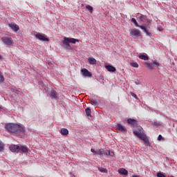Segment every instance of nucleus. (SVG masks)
Here are the masks:
<instances>
[{"mask_svg":"<svg viewBox=\"0 0 177 177\" xmlns=\"http://www.w3.org/2000/svg\"><path fill=\"white\" fill-rule=\"evenodd\" d=\"M118 173L121 174V175H128V171L124 168L119 169Z\"/></svg>","mask_w":177,"mask_h":177,"instance_id":"13","label":"nucleus"},{"mask_svg":"<svg viewBox=\"0 0 177 177\" xmlns=\"http://www.w3.org/2000/svg\"><path fill=\"white\" fill-rule=\"evenodd\" d=\"M61 46L65 48V49H70L71 48L68 37H64V41L61 42Z\"/></svg>","mask_w":177,"mask_h":177,"instance_id":"5","label":"nucleus"},{"mask_svg":"<svg viewBox=\"0 0 177 177\" xmlns=\"http://www.w3.org/2000/svg\"><path fill=\"white\" fill-rule=\"evenodd\" d=\"M81 73L84 77H92V73L86 68L81 69Z\"/></svg>","mask_w":177,"mask_h":177,"instance_id":"7","label":"nucleus"},{"mask_svg":"<svg viewBox=\"0 0 177 177\" xmlns=\"http://www.w3.org/2000/svg\"><path fill=\"white\" fill-rule=\"evenodd\" d=\"M140 20L141 21H142L143 23H145V21H146V17L143 15H142L140 17Z\"/></svg>","mask_w":177,"mask_h":177,"instance_id":"27","label":"nucleus"},{"mask_svg":"<svg viewBox=\"0 0 177 177\" xmlns=\"http://www.w3.org/2000/svg\"><path fill=\"white\" fill-rule=\"evenodd\" d=\"M99 171L100 172H103L104 174L107 173V169H104L103 167H100Z\"/></svg>","mask_w":177,"mask_h":177,"instance_id":"26","label":"nucleus"},{"mask_svg":"<svg viewBox=\"0 0 177 177\" xmlns=\"http://www.w3.org/2000/svg\"><path fill=\"white\" fill-rule=\"evenodd\" d=\"M132 177H140L139 175L133 176Z\"/></svg>","mask_w":177,"mask_h":177,"instance_id":"38","label":"nucleus"},{"mask_svg":"<svg viewBox=\"0 0 177 177\" xmlns=\"http://www.w3.org/2000/svg\"><path fill=\"white\" fill-rule=\"evenodd\" d=\"M157 176L158 177H167V176H165V175H164V174H162L161 172L157 173Z\"/></svg>","mask_w":177,"mask_h":177,"instance_id":"32","label":"nucleus"},{"mask_svg":"<svg viewBox=\"0 0 177 177\" xmlns=\"http://www.w3.org/2000/svg\"><path fill=\"white\" fill-rule=\"evenodd\" d=\"M88 63L93 65L96 63V59L93 57H89L88 58Z\"/></svg>","mask_w":177,"mask_h":177,"instance_id":"19","label":"nucleus"},{"mask_svg":"<svg viewBox=\"0 0 177 177\" xmlns=\"http://www.w3.org/2000/svg\"><path fill=\"white\" fill-rule=\"evenodd\" d=\"M11 92H13L14 93H17V95H19V92H20L19 90H16L15 88H11Z\"/></svg>","mask_w":177,"mask_h":177,"instance_id":"31","label":"nucleus"},{"mask_svg":"<svg viewBox=\"0 0 177 177\" xmlns=\"http://www.w3.org/2000/svg\"><path fill=\"white\" fill-rule=\"evenodd\" d=\"M85 112H86L87 117H91V114L92 113V111H91V109H89V108L86 109Z\"/></svg>","mask_w":177,"mask_h":177,"instance_id":"20","label":"nucleus"},{"mask_svg":"<svg viewBox=\"0 0 177 177\" xmlns=\"http://www.w3.org/2000/svg\"><path fill=\"white\" fill-rule=\"evenodd\" d=\"M91 103H93V104H95V106H97V100H96L95 99L91 98Z\"/></svg>","mask_w":177,"mask_h":177,"instance_id":"28","label":"nucleus"},{"mask_svg":"<svg viewBox=\"0 0 177 177\" xmlns=\"http://www.w3.org/2000/svg\"><path fill=\"white\" fill-rule=\"evenodd\" d=\"M91 151L92 153H95V154L96 153V151H95V149H91Z\"/></svg>","mask_w":177,"mask_h":177,"instance_id":"36","label":"nucleus"},{"mask_svg":"<svg viewBox=\"0 0 177 177\" xmlns=\"http://www.w3.org/2000/svg\"><path fill=\"white\" fill-rule=\"evenodd\" d=\"M130 64L131 67H134L135 68H138V67H139V64L136 62H131Z\"/></svg>","mask_w":177,"mask_h":177,"instance_id":"23","label":"nucleus"},{"mask_svg":"<svg viewBox=\"0 0 177 177\" xmlns=\"http://www.w3.org/2000/svg\"><path fill=\"white\" fill-rule=\"evenodd\" d=\"M153 64L156 67H158V66H160V63L157 62V61H153Z\"/></svg>","mask_w":177,"mask_h":177,"instance_id":"33","label":"nucleus"},{"mask_svg":"<svg viewBox=\"0 0 177 177\" xmlns=\"http://www.w3.org/2000/svg\"><path fill=\"white\" fill-rule=\"evenodd\" d=\"M116 128H117V129H118L120 132H127V131H128V130L127 129V127L122 126V124H120V123L116 125Z\"/></svg>","mask_w":177,"mask_h":177,"instance_id":"9","label":"nucleus"},{"mask_svg":"<svg viewBox=\"0 0 177 177\" xmlns=\"http://www.w3.org/2000/svg\"><path fill=\"white\" fill-rule=\"evenodd\" d=\"M8 27H10L15 32H17L20 30V28L16 24H9Z\"/></svg>","mask_w":177,"mask_h":177,"instance_id":"8","label":"nucleus"},{"mask_svg":"<svg viewBox=\"0 0 177 177\" xmlns=\"http://www.w3.org/2000/svg\"><path fill=\"white\" fill-rule=\"evenodd\" d=\"M131 23H133L136 27H139V24H138V21H136V19L135 18L131 19Z\"/></svg>","mask_w":177,"mask_h":177,"instance_id":"24","label":"nucleus"},{"mask_svg":"<svg viewBox=\"0 0 177 177\" xmlns=\"http://www.w3.org/2000/svg\"><path fill=\"white\" fill-rule=\"evenodd\" d=\"M0 60H2V55H0Z\"/></svg>","mask_w":177,"mask_h":177,"instance_id":"39","label":"nucleus"},{"mask_svg":"<svg viewBox=\"0 0 177 177\" xmlns=\"http://www.w3.org/2000/svg\"><path fill=\"white\" fill-rule=\"evenodd\" d=\"M10 151H12V153H16L19 151V147L17 145H11L10 147Z\"/></svg>","mask_w":177,"mask_h":177,"instance_id":"11","label":"nucleus"},{"mask_svg":"<svg viewBox=\"0 0 177 177\" xmlns=\"http://www.w3.org/2000/svg\"><path fill=\"white\" fill-rule=\"evenodd\" d=\"M60 133L64 136L68 135V130L66 128H62V129H61Z\"/></svg>","mask_w":177,"mask_h":177,"instance_id":"16","label":"nucleus"},{"mask_svg":"<svg viewBox=\"0 0 177 177\" xmlns=\"http://www.w3.org/2000/svg\"><path fill=\"white\" fill-rule=\"evenodd\" d=\"M4 145L2 142L0 141V151H3Z\"/></svg>","mask_w":177,"mask_h":177,"instance_id":"30","label":"nucleus"},{"mask_svg":"<svg viewBox=\"0 0 177 177\" xmlns=\"http://www.w3.org/2000/svg\"><path fill=\"white\" fill-rule=\"evenodd\" d=\"M145 66H147V67H148L149 68V70H153V65H151V64L149 63V62H145Z\"/></svg>","mask_w":177,"mask_h":177,"instance_id":"25","label":"nucleus"},{"mask_svg":"<svg viewBox=\"0 0 177 177\" xmlns=\"http://www.w3.org/2000/svg\"><path fill=\"white\" fill-rule=\"evenodd\" d=\"M104 154H106V156H111V157H114V153L110 150H106Z\"/></svg>","mask_w":177,"mask_h":177,"instance_id":"18","label":"nucleus"},{"mask_svg":"<svg viewBox=\"0 0 177 177\" xmlns=\"http://www.w3.org/2000/svg\"><path fill=\"white\" fill-rule=\"evenodd\" d=\"M139 59H141V60H149V57L145 55H141L139 56Z\"/></svg>","mask_w":177,"mask_h":177,"instance_id":"22","label":"nucleus"},{"mask_svg":"<svg viewBox=\"0 0 177 177\" xmlns=\"http://www.w3.org/2000/svg\"><path fill=\"white\" fill-rule=\"evenodd\" d=\"M86 9L90 12V13H92L93 12V8L90 5L86 6Z\"/></svg>","mask_w":177,"mask_h":177,"instance_id":"21","label":"nucleus"},{"mask_svg":"<svg viewBox=\"0 0 177 177\" xmlns=\"http://www.w3.org/2000/svg\"><path fill=\"white\" fill-rule=\"evenodd\" d=\"M131 95L133 96V97L136 98V94L132 93H131Z\"/></svg>","mask_w":177,"mask_h":177,"instance_id":"37","label":"nucleus"},{"mask_svg":"<svg viewBox=\"0 0 177 177\" xmlns=\"http://www.w3.org/2000/svg\"><path fill=\"white\" fill-rule=\"evenodd\" d=\"M130 35L132 37V38L136 39V38H139V37L141 35L140 30L136 28L132 29L130 32Z\"/></svg>","mask_w":177,"mask_h":177,"instance_id":"4","label":"nucleus"},{"mask_svg":"<svg viewBox=\"0 0 177 177\" xmlns=\"http://www.w3.org/2000/svg\"><path fill=\"white\" fill-rule=\"evenodd\" d=\"M127 124L131 125L132 128H137V130L133 131V134L138 138L140 140H143L146 145H149V138L145 133H143V128L140 126H138V120L132 118H129L127 120Z\"/></svg>","mask_w":177,"mask_h":177,"instance_id":"1","label":"nucleus"},{"mask_svg":"<svg viewBox=\"0 0 177 177\" xmlns=\"http://www.w3.org/2000/svg\"><path fill=\"white\" fill-rule=\"evenodd\" d=\"M21 151H22L23 153H27V151H28V148H27L26 147L24 146H21L19 147V153H21Z\"/></svg>","mask_w":177,"mask_h":177,"instance_id":"15","label":"nucleus"},{"mask_svg":"<svg viewBox=\"0 0 177 177\" xmlns=\"http://www.w3.org/2000/svg\"><path fill=\"white\" fill-rule=\"evenodd\" d=\"M1 41L4 45H7V46H13V39L12 37L4 36L1 37Z\"/></svg>","mask_w":177,"mask_h":177,"instance_id":"3","label":"nucleus"},{"mask_svg":"<svg viewBox=\"0 0 177 177\" xmlns=\"http://www.w3.org/2000/svg\"><path fill=\"white\" fill-rule=\"evenodd\" d=\"M105 68L111 73H114V71H115V68L111 65H106Z\"/></svg>","mask_w":177,"mask_h":177,"instance_id":"12","label":"nucleus"},{"mask_svg":"<svg viewBox=\"0 0 177 177\" xmlns=\"http://www.w3.org/2000/svg\"><path fill=\"white\" fill-rule=\"evenodd\" d=\"M95 154H97V156H102V154H103V153L102 152V150L98 149V150L95 151Z\"/></svg>","mask_w":177,"mask_h":177,"instance_id":"29","label":"nucleus"},{"mask_svg":"<svg viewBox=\"0 0 177 177\" xmlns=\"http://www.w3.org/2000/svg\"><path fill=\"white\" fill-rule=\"evenodd\" d=\"M68 40L69 41V44H75L76 42H79V40L74 38L68 37Z\"/></svg>","mask_w":177,"mask_h":177,"instance_id":"17","label":"nucleus"},{"mask_svg":"<svg viewBox=\"0 0 177 177\" xmlns=\"http://www.w3.org/2000/svg\"><path fill=\"white\" fill-rule=\"evenodd\" d=\"M158 140H159V141L162 140V136L159 135L158 137Z\"/></svg>","mask_w":177,"mask_h":177,"instance_id":"35","label":"nucleus"},{"mask_svg":"<svg viewBox=\"0 0 177 177\" xmlns=\"http://www.w3.org/2000/svg\"><path fill=\"white\" fill-rule=\"evenodd\" d=\"M138 27H139V28H141V30H142L145 32H146V34H147L148 35H150V32H149V29H147V28H146V26H139Z\"/></svg>","mask_w":177,"mask_h":177,"instance_id":"14","label":"nucleus"},{"mask_svg":"<svg viewBox=\"0 0 177 177\" xmlns=\"http://www.w3.org/2000/svg\"><path fill=\"white\" fill-rule=\"evenodd\" d=\"M50 97L53 99H57V92L55 90H51L50 92Z\"/></svg>","mask_w":177,"mask_h":177,"instance_id":"10","label":"nucleus"},{"mask_svg":"<svg viewBox=\"0 0 177 177\" xmlns=\"http://www.w3.org/2000/svg\"><path fill=\"white\" fill-rule=\"evenodd\" d=\"M3 75H2V73L0 72V82H3Z\"/></svg>","mask_w":177,"mask_h":177,"instance_id":"34","label":"nucleus"},{"mask_svg":"<svg viewBox=\"0 0 177 177\" xmlns=\"http://www.w3.org/2000/svg\"><path fill=\"white\" fill-rule=\"evenodd\" d=\"M6 129L11 133H16L17 135H21L26 132L24 128L18 124L8 123L5 126Z\"/></svg>","mask_w":177,"mask_h":177,"instance_id":"2","label":"nucleus"},{"mask_svg":"<svg viewBox=\"0 0 177 177\" xmlns=\"http://www.w3.org/2000/svg\"><path fill=\"white\" fill-rule=\"evenodd\" d=\"M36 38H37V39H39V41H49V38L46 37V36H45V35L44 34H41V33H37L35 35Z\"/></svg>","mask_w":177,"mask_h":177,"instance_id":"6","label":"nucleus"}]
</instances>
